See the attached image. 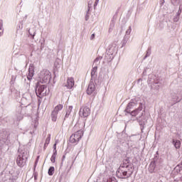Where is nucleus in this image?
Returning a JSON list of instances; mask_svg holds the SVG:
<instances>
[{
    "label": "nucleus",
    "instance_id": "obj_1",
    "mask_svg": "<svg viewBox=\"0 0 182 182\" xmlns=\"http://www.w3.org/2000/svg\"><path fill=\"white\" fill-rule=\"evenodd\" d=\"M132 174H133V165H120L117 171L118 178H129V177H132Z\"/></svg>",
    "mask_w": 182,
    "mask_h": 182
},
{
    "label": "nucleus",
    "instance_id": "obj_2",
    "mask_svg": "<svg viewBox=\"0 0 182 182\" xmlns=\"http://www.w3.org/2000/svg\"><path fill=\"white\" fill-rule=\"evenodd\" d=\"M18 155L16 158V164L18 167H25L26 165V161H28V151L25 149H18Z\"/></svg>",
    "mask_w": 182,
    "mask_h": 182
},
{
    "label": "nucleus",
    "instance_id": "obj_3",
    "mask_svg": "<svg viewBox=\"0 0 182 182\" xmlns=\"http://www.w3.org/2000/svg\"><path fill=\"white\" fill-rule=\"evenodd\" d=\"M36 95L40 99L49 95V88L46 85H41L39 82H37L36 85Z\"/></svg>",
    "mask_w": 182,
    "mask_h": 182
},
{
    "label": "nucleus",
    "instance_id": "obj_4",
    "mask_svg": "<svg viewBox=\"0 0 182 182\" xmlns=\"http://www.w3.org/2000/svg\"><path fill=\"white\" fill-rule=\"evenodd\" d=\"M133 106H134L133 102H129L127 105L124 112H126V113H129L131 116H134L135 117V116H137V114L143 110V105L140 104L139 107L137 109L132 112V110L130 109H132V107H133Z\"/></svg>",
    "mask_w": 182,
    "mask_h": 182
},
{
    "label": "nucleus",
    "instance_id": "obj_5",
    "mask_svg": "<svg viewBox=\"0 0 182 182\" xmlns=\"http://www.w3.org/2000/svg\"><path fill=\"white\" fill-rule=\"evenodd\" d=\"M51 75L49 70H43L40 73L41 83H49L50 82Z\"/></svg>",
    "mask_w": 182,
    "mask_h": 182
},
{
    "label": "nucleus",
    "instance_id": "obj_6",
    "mask_svg": "<svg viewBox=\"0 0 182 182\" xmlns=\"http://www.w3.org/2000/svg\"><path fill=\"white\" fill-rule=\"evenodd\" d=\"M83 136V131H77L70 137V143H78Z\"/></svg>",
    "mask_w": 182,
    "mask_h": 182
},
{
    "label": "nucleus",
    "instance_id": "obj_7",
    "mask_svg": "<svg viewBox=\"0 0 182 182\" xmlns=\"http://www.w3.org/2000/svg\"><path fill=\"white\" fill-rule=\"evenodd\" d=\"M62 109H63V105H58L54 108V110L51 113V119L53 122H56V119H58V113L59 110H62Z\"/></svg>",
    "mask_w": 182,
    "mask_h": 182
},
{
    "label": "nucleus",
    "instance_id": "obj_8",
    "mask_svg": "<svg viewBox=\"0 0 182 182\" xmlns=\"http://www.w3.org/2000/svg\"><path fill=\"white\" fill-rule=\"evenodd\" d=\"M8 137L9 134L6 131L0 132V143L1 144H5L8 141Z\"/></svg>",
    "mask_w": 182,
    "mask_h": 182
},
{
    "label": "nucleus",
    "instance_id": "obj_9",
    "mask_svg": "<svg viewBox=\"0 0 182 182\" xmlns=\"http://www.w3.org/2000/svg\"><path fill=\"white\" fill-rule=\"evenodd\" d=\"M157 160H159V158H157V156H155L154 158V160L150 163L149 167V173H154V171H156V166L159 163Z\"/></svg>",
    "mask_w": 182,
    "mask_h": 182
},
{
    "label": "nucleus",
    "instance_id": "obj_10",
    "mask_svg": "<svg viewBox=\"0 0 182 182\" xmlns=\"http://www.w3.org/2000/svg\"><path fill=\"white\" fill-rule=\"evenodd\" d=\"M79 113L81 117H87L90 114V108L87 107H82Z\"/></svg>",
    "mask_w": 182,
    "mask_h": 182
},
{
    "label": "nucleus",
    "instance_id": "obj_11",
    "mask_svg": "<svg viewBox=\"0 0 182 182\" xmlns=\"http://www.w3.org/2000/svg\"><path fill=\"white\" fill-rule=\"evenodd\" d=\"M95 80H90V84L88 85V87L87 89V95H92L95 90H96V87H95Z\"/></svg>",
    "mask_w": 182,
    "mask_h": 182
},
{
    "label": "nucleus",
    "instance_id": "obj_12",
    "mask_svg": "<svg viewBox=\"0 0 182 182\" xmlns=\"http://www.w3.org/2000/svg\"><path fill=\"white\" fill-rule=\"evenodd\" d=\"M34 73H35V66H33V64H31L28 68V75L27 77L28 80H31V79H32Z\"/></svg>",
    "mask_w": 182,
    "mask_h": 182
},
{
    "label": "nucleus",
    "instance_id": "obj_13",
    "mask_svg": "<svg viewBox=\"0 0 182 182\" xmlns=\"http://www.w3.org/2000/svg\"><path fill=\"white\" fill-rule=\"evenodd\" d=\"M75 86V80L73 77H70L67 80V85H65V87H68V89H72Z\"/></svg>",
    "mask_w": 182,
    "mask_h": 182
},
{
    "label": "nucleus",
    "instance_id": "obj_14",
    "mask_svg": "<svg viewBox=\"0 0 182 182\" xmlns=\"http://www.w3.org/2000/svg\"><path fill=\"white\" fill-rule=\"evenodd\" d=\"M97 65L96 64V65L92 68V70H91V79L90 80H95L96 79V72H97Z\"/></svg>",
    "mask_w": 182,
    "mask_h": 182
},
{
    "label": "nucleus",
    "instance_id": "obj_15",
    "mask_svg": "<svg viewBox=\"0 0 182 182\" xmlns=\"http://www.w3.org/2000/svg\"><path fill=\"white\" fill-rule=\"evenodd\" d=\"M161 85V84L160 82H154L151 85V89H154V90H159V89H160Z\"/></svg>",
    "mask_w": 182,
    "mask_h": 182
},
{
    "label": "nucleus",
    "instance_id": "obj_16",
    "mask_svg": "<svg viewBox=\"0 0 182 182\" xmlns=\"http://www.w3.org/2000/svg\"><path fill=\"white\" fill-rule=\"evenodd\" d=\"M172 143L176 149H180V146H181V142L178 139H173Z\"/></svg>",
    "mask_w": 182,
    "mask_h": 182
},
{
    "label": "nucleus",
    "instance_id": "obj_17",
    "mask_svg": "<svg viewBox=\"0 0 182 182\" xmlns=\"http://www.w3.org/2000/svg\"><path fill=\"white\" fill-rule=\"evenodd\" d=\"M120 166H133V164L130 163V158L127 157L123 160V164H122Z\"/></svg>",
    "mask_w": 182,
    "mask_h": 182
},
{
    "label": "nucleus",
    "instance_id": "obj_18",
    "mask_svg": "<svg viewBox=\"0 0 182 182\" xmlns=\"http://www.w3.org/2000/svg\"><path fill=\"white\" fill-rule=\"evenodd\" d=\"M181 96L180 97H174L173 96L172 97V99L173 100L174 102V105H176V103H178L179 102H181L182 100V91H181Z\"/></svg>",
    "mask_w": 182,
    "mask_h": 182
},
{
    "label": "nucleus",
    "instance_id": "obj_19",
    "mask_svg": "<svg viewBox=\"0 0 182 182\" xmlns=\"http://www.w3.org/2000/svg\"><path fill=\"white\" fill-rule=\"evenodd\" d=\"M60 63H62V60L59 58H56L54 63V68H55V69L60 68Z\"/></svg>",
    "mask_w": 182,
    "mask_h": 182
},
{
    "label": "nucleus",
    "instance_id": "obj_20",
    "mask_svg": "<svg viewBox=\"0 0 182 182\" xmlns=\"http://www.w3.org/2000/svg\"><path fill=\"white\" fill-rule=\"evenodd\" d=\"M113 54L107 53L105 55V59L107 62H112V60H113Z\"/></svg>",
    "mask_w": 182,
    "mask_h": 182
},
{
    "label": "nucleus",
    "instance_id": "obj_21",
    "mask_svg": "<svg viewBox=\"0 0 182 182\" xmlns=\"http://www.w3.org/2000/svg\"><path fill=\"white\" fill-rule=\"evenodd\" d=\"M114 20H112L111 23L109 24V33H110V32H112L113 31V28H114Z\"/></svg>",
    "mask_w": 182,
    "mask_h": 182
},
{
    "label": "nucleus",
    "instance_id": "obj_22",
    "mask_svg": "<svg viewBox=\"0 0 182 182\" xmlns=\"http://www.w3.org/2000/svg\"><path fill=\"white\" fill-rule=\"evenodd\" d=\"M55 173V167L50 166L48 169V176H53Z\"/></svg>",
    "mask_w": 182,
    "mask_h": 182
},
{
    "label": "nucleus",
    "instance_id": "obj_23",
    "mask_svg": "<svg viewBox=\"0 0 182 182\" xmlns=\"http://www.w3.org/2000/svg\"><path fill=\"white\" fill-rule=\"evenodd\" d=\"M36 164H38V160L36 161L35 162V165H34V180H38V173L37 172H35V170L36 168Z\"/></svg>",
    "mask_w": 182,
    "mask_h": 182
},
{
    "label": "nucleus",
    "instance_id": "obj_24",
    "mask_svg": "<svg viewBox=\"0 0 182 182\" xmlns=\"http://www.w3.org/2000/svg\"><path fill=\"white\" fill-rule=\"evenodd\" d=\"M182 170V167L180 166V165H177L174 169H173V171L175 173H180Z\"/></svg>",
    "mask_w": 182,
    "mask_h": 182
},
{
    "label": "nucleus",
    "instance_id": "obj_25",
    "mask_svg": "<svg viewBox=\"0 0 182 182\" xmlns=\"http://www.w3.org/2000/svg\"><path fill=\"white\" fill-rule=\"evenodd\" d=\"M151 55V47H149L146 51V54L144 56V59H146V58H149Z\"/></svg>",
    "mask_w": 182,
    "mask_h": 182
},
{
    "label": "nucleus",
    "instance_id": "obj_26",
    "mask_svg": "<svg viewBox=\"0 0 182 182\" xmlns=\"http://www.w3.org/2000/svg\"><path fill=\"white\" fill-rule=\"evenodd\" d=\"M102 59H103V57H102V56H100V57L96 58L95 60H94L93 65L95 64V66H96V65H97V63H98L100 60H102Z\"/></svg>",
    "mask_w": 182,
    "mask_h": 182
},
{
    "label": "nucleus",
    "instance_id": "obj_27",
    "mask_svg": "<svg viewBox=\"0 0 182 182\" xmlns=\"http://www.w3.org/2000/svg\"><path fill=\"white\" fill-rule=\"evenodd\" d=\"M50 141V134H48V136L46 139L45 146H46V144H49V142Z\"/></svg>",
    "mask_w": 182,
    "mask_h": 182
},
{
    "label": "nucleus",
    "instance_id": "obj_28",
    "mask_svg": "<svg viewBox=\"0 0 182 182\" xmlns=\"http://www.w3.org/2000/svg\"><path fill=\"white\" fill-rule=\"evenodd\" d=\"M73 109V106H69L68 109H67L66 113H68V114H70V113L72 112Z\"/></svg>",
    "mask_w": 182,
    "mask_h": 182
},
{
    "label": "nucleus",
    "instance_id": "obj_29",
    "mask_svg": "<svg viewBox=\"0 0 182 182\" xmlns=\"http://www.w3.org/2000/svg\"><path fill=\"white\" fill-rule=\"evenodd\" d=\"M180 19V16L177 15L173 18V22H178V20Z\"/></svg>",
    "mask_w": 182,
    "mask_h": 182
},
{
    "label": "nucleus",
    "instance_id": "obj_30",
    "mask_svg": "<svg viewBox=\"0 0 182 182\" xmlns=\"http://www.w3.org/2000/svg\"><path fill=\"white\" fill-rule=\"evenodd\" d=\"M127 43V38H126V36L124 37V39L122 41V46H124Z\"/></svg>",
    "mask_w": 182,
    "mask_h": 182
},
{
    "label": "nucleus",
    "instance_id": "obj_31",
    "mask_svg": "<svg viewBox=\"0 0 182 182\" xmlns=\"http://www.w3.org/2000/svg\"><path fill=\"white\" fill-rule=\"evenodd\" d=\"M132 33V26L129 27V29L126 31V35H129Z\"/></svg>",
    "mask_w": 182,
    "mask_h": 182
},
{
    "label": "nucleus",
    "instance_id": "obj_32",
    "mask_svg": "<svg viewBox=\"0 0 182 182\" xmlns=\"http://www.w3.org/2000/svg\"><path fill=\"white\" fill-rule=\"evenodd\" d=\"M139 124L142 127V129H144V124H146L145 121H139Z\"/></svg>",
    "mask_w": 182,
    "mask_h": 182
},
{
    "label": "nucleus",
    "instance_id": "obj_33",
    "mask_svg": "<svg viewBox=\"0 0 182 182\" xmlns=\"http://www.w3.org/2000/svg\"><path fill=\"white\" fill-rule=\"evenodd\" d=\"M50 161H52L53 163H55L56 161V156L52 155L50 158Z\"/></svg>",
    "mask_w": 182,
    "mask_h": 182
},
{
    "label": "nucleus",
    "instance_id": "obj_34",
    "mask_svg": "<svg viewBox=\"0 0 182 182\" xmlns=\"http://www.w3.org/2000/svg\"><path fill=\"white\" fill-rule=\"evenodd\" d=\"M107 182H117V180L116 178H111L107 181Z\"/></svg>",
    "mask_w": 182,
    "mask_h": 182
},
{
    "label": "nucleus",
    "instance_id": "obj_35",
    "mask_svg": "<svg viewBox=\"0 0 182 182\" xmlns=\"http://www.w3.org/2000/svg\"><path fill=\"white\" fill-rule=\"evenodd\" d=\"M22 119H23V115L22 114H19L18 117H17V120H18V122H21V120H22Z\"/></svg>",
    "mask_w": 182,
    "mask_h": 182
},
{
    "label": "nucleus",
    "instance_id": "obj_36",
    "mask_svg": "<svg viewBox=\"0 0 182 182\" xmlns=\"http://www.w3.org/2000/svg\"><path fill=\"white\" fill-rule=\"evenodd\" d=\"M178 1L180 0H171V4H173V5H177V2H178Z\"/></svg>",
    "mask_w": 182,
    "mask_h": 182
},
{
    "label": "nucleus",
    "instance_id": "obj_37",
    "mask_svg": "<svg viewBox=\"0 0 182 182\" xmlns=\"http://www.w3.org/2000/svg\"><path fill=\"white\" fill-rule=\"evenodd\" d=\"M2 26H4V21L0 20V31L2 30Z\"/></svg>",
    "mask_w": 182,
    "mask_h": 182
},
{
    "label": "nucleus",
    "instance_id": "obj_38",
    "mask_svg": "<svg viewBox=\"0 0 182 182\" xmlns=\"http://www.w3.org/2000/svg\"><path fill=\"white\" fill-rule=\"evenodd\" d=\"M28 33H29V35H31L32 39H33V38H35V33H36L35 32L33 33V34H32V33H31V31H28Z\"/></svg>",
    "mask_w": 182,
    "mask_h": 182
},
{
    "label": "nucleus",
    "instance_id": "obj_39",
    "mask_svg": "<svg viewBox=\"0 0 182 182\" xmlns=\"http://www.w3.org/2000/svg\"><path fill=\"white\" fill-rule=\"evenodd\" d=\"M58 155V151L56 150H53V156H55Z\"/></svg>",
    "mask_w": 182,
    "mask_h": 182
},
{
    "label": "nucleus",
    "instance_id": "obj_40",
    "mask_svg": "<svg viewBox=\"0 0 182 182\" xmlns=\"http://www.w3.org/2000/svg\"><path fill=\"white\" fill-rule=\"evenodd\" d=\"M90 8H92V4H88V10L87 11V14H89V11H90Z\"/></svg>",
    "mask_w": 182,
    "mask_h": 182
},
{
    "label": "nucleus",
    "instance_id": "obj_41",
    "mask_svg": "<svg viewBox=\"0 0 182 182\" xmlns=\"http://www.w3.org/2000/svg\"><path fill=\"white\" fill-rule=\"evenodd\" d=\"M181 14V9H180V7H179V10H178V13H177V15L178 16H180V14Z\"/></svg>",
    "mask_w": 182,
    "mask_h": 182
},
{
    "label": "nucleus",
    "instance_id": "obj_42",
    "mask_svg": "<svg viewBox=\"0 0 182 182\" xmlns=\"http://www.w3.org/2000/svg\"><path fill=\"white\" fill-rule=\"evenodd\" d=\"M89 20V15H87V13L85 16V21H88Z\"/></svg>",
    "mask_w": 182,
    "mask_h": 182
},
{
    "label": "nucleus",
    "instance_id": "obj_43",
    "mask_svg": "<svg viewBox=\"0 0 182 182\" xmlns=\"http://www.w3.org/2000/svg\"><path fill=\"white\" fill-rule=\"evenodd\" d=\"M90 39L91 41H92V39H95V34L91 35Z\"/></svg>",
    "mask_w": 182,
    "mask_h": 182
},
{
    "label": "nucleus",
    "instance_id": "obj_44",
    "mask_svg": "<svg viewBox=\"0 0 182 182\" xmlns=\"http://www.w3.org/2000/svg\"><path fill=\"white\" fill-rule=\"evenodd\" d=\"M70 114H68V112H66L65 116V119L69 117Z\"/></svg>",
    "mask_w": 182,
    "mask_h": 182
},
{
    "label": "nucleus",
    "instance_id": "obj_45",
    "mask_svg": "<svg viewBox=\"0 0 182 182\" xmlns=\"http://www.w3.org/2000/svg\"><path fill=\"white\" fill-rule=\"evenodd\" d=\"M53 150H56V143L53 145Z\"/></svg>",
    "mask_w": 182,
    "mask_h": 182
},
{
    "label": "nucleus",
    "instance_id": "obj_46",
    "mask_svg": "<svg viewBox=\"0 0 182 182\" xmlns=\"http://www.w3.org/2000/svg\"><path fill=\"white\" fill-rule=\"evenodd\" d=\"M65 157H66V156H65V155L63 156V159H62L63 161V160H65Z\"/></svg>",
    "mask_w": 182,
    "mask_h": 182
},
{
    "label": "nucleus",
    "instance_id": "obj_47",
    "mask_svg": "<svg viewBox=\"0 0 182 182\" xmlns=\"http://www.w3.org/2000/svg\"><path fill=\"white\" fill-rule=\"evenodd\" d=\"M88 5H92V1H88Z\"/></svg>",
    "mask_w": 182,
    "mask_h": 182
},
{
    "label": "nucleus",
    "instance_id": "obj_48",
    "mask_svg": "<svg viewBox=\"0 0 182 182\" xmlns=\"http://www.w3.org/2000/svg\"><path fill=\"white\" fill-rule=\"evenodd\" d=\"M96 6H97V4L95 3L94 4V8H96Z\"/></svg>",
    "mask_w": 182,
    "mask_h": 182
},
{
    "label": "nucleus",
    "instance_id": "obj_49",
    "mask_svg": "<svg viewBox=\"0 0 182 182\" xmlns=\"http://www.w3.org/2000/svg\"><path fill=\"white\" fill-rule=\"evenodd\" d=\"M141 116H143V112L141 113V115L139 117V118L140 119V117H141Z\"/></svg>",
    "mask_w": 182,
    "mask_h": 182
},
{
    "label": "nucleus",
    "instance_id": "obj_50",
    "mask_svg": "<svg viewBox=\"0 0 182 182\" xmlns=\"http://www.w3.org/2000/svg\"><path fill=\"white\" fill-rule=\"evenodd\" d=\"M141 80V78H139V80H138V82H140Z\"/></svg>",
    "mask_w": 182,
    "mask_h": 182
},
{
    "label": "nucleus",
    "instance_id": "obj_51",
    "mask_svg": "<svg viewBox=\"0 0 182 182\" xmlns=\"http://www.w3.org/2000/svg\"><path fill=\"white\" fill-rule=\"evenodd\" d=\"M95 4H99V2L95 1Z\"/></svg>",
    "mask_w": 182,
    "mask_h": 182
},
{
    "label": "nucleus",
    "instance_id": "obj_52",
    "mask_svg": "<svg viewBox=\"0 0 182 182\" xmlns=\"http://www.w3.org/2000/svg\"><path fill=\"white\" fill-rule=\"evenodd\" d=\"M96 2H99V0H95Z\"/></svg>",
    "mask_w": 182,
    "mask_h": 182
},
{
    "label": "nucleus",
    "instance_id": "obj_53",
    "mask_svg": "<svg viewBox=\"0 0 182 182\" xmlns=\"http://www.w3.org/2000/svg\"><path fill=\"white\" fill-rule=\"evenodd\" d=\"M1 32H0V36H1Z\"/></svg>",
    "mask_w": 182,
    "mask_h": 182
}]
</instances>
